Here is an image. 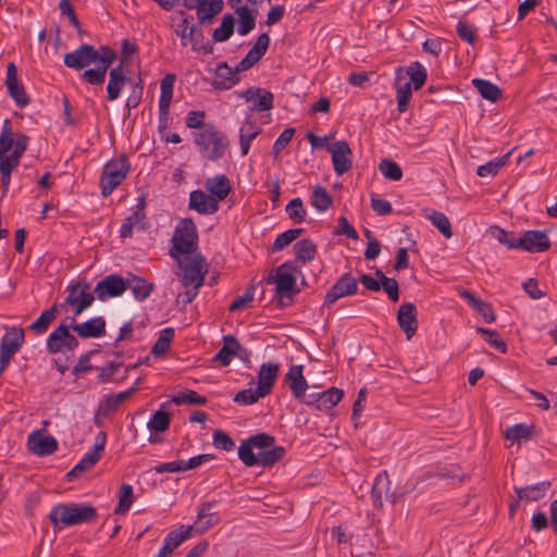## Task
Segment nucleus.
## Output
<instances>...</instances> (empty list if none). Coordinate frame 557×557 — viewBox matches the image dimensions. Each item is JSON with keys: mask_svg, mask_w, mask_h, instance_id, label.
Here are the masks:
<instances>
[{"mask_svg": "<svg viewBox=\"0 0 557 557\" xmlns=\"http://www.w3.org/2000/svg\"><path fill=\"white\" fill-rule=\"evenodd\" d=\"M236 14L238 16L237 33L240 36L248 35L255 28V25H256L255 15L251 13V11L248 8H238Z\"/></svg>", "mask_w": 557, "mask_h": 557, "instance_id": "obj_47", "label": "nucleus"}, {"mask_svg": "<svg viewBox=\"0 0 557 557\" xmlns=\"http://www.w3.org/2000/svg\"><path fill=\"white\" fill-rule=\"evenodd\" d=\"M300 272L295 261H285L274 268L265 277L267 284L275 285V298L280 308H285L294 302V297L300 293L297 287L296 273Z\"/></svg>", "mask_w": 557, "mask_h": 557, "instance_id": "obj_1", "label": "nucleus"}, {"mask_svg": "<svg viewBox=\"0 0 557 557\" xmlns=\"http://www.w3.org/2000/svg\"><path fill=\"white\" fill-rule=\"evenodd\" d=\"M107 443V433L101 431L95 437L92 447L83 456L86 461H89L94 466L101 459L104 453V446Z\"/></svg>", "mask_w": 557, "mask_h": 557, "instance_id": "obj_42", "label": "nucleus"}, {"mask_svg": "<svg viewBox=\"0 0 557 557\" xmlns=\"http://www.w3.org/2000/svg\"><path fill=\"white\" fill-rule=\"evenodd\" d=\"M206 188L211 196L219 201L224 200L231 191L230 180L224 175H216L212 178H208L206 182Z\"/></svg>", "mask_w": 557, "mask_h": 557, "instance_id": "obj_32", "label": "nucleus"}, {"mask_svg": "<svg viewBox=\"0 0 557 557\" xmlns=\"http://www.w3.org/2000/svg\"><path fill=\"white\" fill-rule=\"evenodd\" d=\"M177 263L183 270L181 278L182 284L185 287L191 286L194 289H199L202 286L205 276L208 272L205 257L200 253H195L189 262L184 264L180 259V262Z\"/></svg>", "mask_w": 557, "mask_h": 557, "instance_id": "obj_8", "label": "nucleus"}, {"mask_svg": "<svg viewBox=\"0 0 557 557\" xmlns=\"http://www.w3.org/2000/svg\"><path fill=\"white\" fill-rule=\"evenodd\" d=\"M294 251L296 261H299L301 263H308L312 261L317 256V245L313 243L310 238H304L298 240L294 245Z\"/></svg>", "mask_w": 557, "mask_h": 557, "instance_id": "obj_34", "label": "nucleus"}, {"mask_svg": "<svg viewBox=\"0 0 557 557\" xmlns=\"http://www.w3.org/2000/svg\"><path fill=\"white\" fill-rule=\"evenodd\" d=\"M275 444V437L268 433H258L243 441L238 448V458L243 461L246 467L257 466V457L253 453V448L265 450L271 448Z\"/></svg>", "mask_w": 557, "mask_h": 557, "instance_id": "obj_7", "label": "nucleus"}, {"mask_svg": "<svg viewBox=\"0 0 557 557\" xmlns=\"http://www.w3.org/2000/svg\"><path fill=\"white\" fill-rule=\"evenodd\" d=\"M264 396L265 395L260 392L258 387L255 391L248 388L238 392L234 397V401L243 406H248L257 403L261 397Z\"/></svg>", "mask_w": 557, "mask_h": 557, "instance_id": "obj_59", "label": "nucleus"}, {"mask_svg": "<svg viewBox=\"0 0 557 557\" xmlns=\"http://www.w3.org/2000/svg\"><path fill=\"white\" fill-rule=\"evenodd\" d=\"M27 149V141H0V168L13 171Z\"/></svg>", "mask_w": 557, "mask_h": 557, "instance_id": "obj_13", "label": "nucleus"}, {"mask_svg": "<svg viewBox=\"0 0 557 557\" xmlns=\"http://www.w3.org/2000/svg\"><path fill=\"white\" fill-rule=\"evenodd\" d=\"M492 233L500 244L507 246L509 249H517L518 238H515L511 232H508L499 226H494L492 228Z\"/></svg>", "mask_w": 557, "mask_h": 557, "instance_id": "obj_64", "label": "nucleus"}, {"mask_svg": "<svg viewBox=\"0 0 557 557\" xmlns=\"http://www.w3.org/2000/svg\"><path fill=\"white\" fill-rule=\"evenodd\" d=\"M311 149L325 148L332 156L333 169L337 175L347 173L352 166V151L348 141H310Z\"/></svg>", "mask_w": 557, "mask_h": 557, "instance_id": "obj_5", "label": "nucleus"}, {"mask_svg": "<svg viewBox=\"0 0 557 557\" xmlns=\"http://www.w3.org/2000/svg\"><path fill=\"white\" fill-rule=\"evenodd\" d=\"M278 371L280 366L274 362H264L260 366L257 387L265 396L272 392Z\"/></svg>", "mask_w": 557, "mask_h": 557, "instance_id": "obj_27", "label": "nucleus"}, {"mask_svg": "<svg viewBox=\"0 0 557 557\" xmlns=\"http://www.w3.org/2000/svg\"><path fill=\"white\" fill-rule=\"evenodd\" d=\"M198 247L199 235L195 222L189 218L180 220L171 238V258L180 262L182 256H194Z\"/></svg>", "mask_w": 557, "mask_h": 557, "instance_id": "obj_3", "label": "nucleus"}, {"mask_svg": "<svg viewBox=\"0 0 557 557\" xmlns=\"http://www.w3.org/2000/svg\"><path fill=\"white\" fill-rule=\"evenodd\" d=\"M109 76L110 77L107 85L108 98L110 100H115L120 97L121 90L126 83V77L124 75L122 65L111 69Z\"/></svg>", "mask_w": 557, "mask_h": 557, "instance_id": "obj_33", "label": "nucleus"}, {"mask_svg": "<svg viewBox=\"0 0 557 557\" xmlns=\"http://www.w3.org/2000/svg\"><path fill=\"white\" fill-rule=\"evenodd\" d=\"M333 203V198L322 186H317L311 196V205L319 211H326Z\"/></svg>", "mask_w": 557, "mask_h": 557, "instance_id": "obj_52", "label": "nucleus"}, {"mask_svg": "<svg viewBox=\"0 0 557 557\" xmlns=\"http://www.w3.org/2000/svg\"><path fill=\"white\" fill-rule=\"evenodd\" d=\"M552 486L550 481H542L535 484L513 487L518 502H537L543 499Z\"/></svg>", "mask_w": 557, "mask_h": 557, "instance_id": "obj_25", "label": "nucleus"}, {"mask_svg": "<svg viewBox=\"0 0 557 557\" xmlns=\"http://www.w3.org/2000/svg\"><path fill=\"white\" fill-rule=\"evenodd\" d=\"M403 72L407 75L408 81H410L416 90L424 85L428 77L425 66L418 61L411 62Z\"/></svg>", "mask_w": 557, "mask_h": 557, "instance_id": "obj_39", "label": "nucleus"}, {"mask_svg": "<svg viewBox=\"0 0 557 557\" xmlns=\"http://www.w3.org/2000/svg\"><path fill=\"white\" fill-rule=\"evenodd\" d=\"M59 313L57 305L41 312V314L28 326V330L41 335L47 332L49 325L57 319Z\"/></svg>", "mask_w": 557, "mask_h": 557, "instance_id": "obj_35", "label": "nucleus"}, {"mask_svg": "<svg viewBox=\"0 0 557 557\" xmlns=\"http://www.w3.org/2000/svg\"><path fill=\"white\" fill-rule=\"evenodd\" d=\"M411 85L412 84L408 81L407 75L404 74L403 69H398L396 73L395 88L397 106L401 112L407 110L411 98Z\"/></svg>", "mask_w": 557, "mask_h": 557, "instance_id": "obj_29", "label": "nucleus"}, {"mask_svg": "<svg viewBox=\"0 0 557 557\" xmlns=\"http://www.w3.org/2000/svg\"><path fill=\"white\" fill-rule=\"evenodd\" d=\"M381 174L389 181H400L403 178V170L399 164L389 159H382L377 165Z\"/></svg>", "mask_w": 557, "mask_h": 557, "instance_id": "obj_50", "label": "nucleus"}, {"mask_svg": "<svg viewBox=\"0 0 557 557\" xmlns=\"http://www.w3.org/2000/svg\"><path fill=\"white\" fill-rule=\"evenodd\" d=\"M107 72L106 66L98 65L95 69L84 71L81 78L90 85H101L104 82Z\"/></svg>", "mask_w": 557, "mask_h": 557, "instance_id": "obj_60", "label": "nucleus"}, {"mask_svg": "<svg viewBox=\"0 0 557 557\" xmlns=\"http://www.w3.org/2000/svg\"><path fill=\"white\" fill-rule=\"evenodd\" d=\"M213 446L224 451H232L235 448L233 438L222 430H215L212 435Z\"/></svg>", "mask_w": 557, "mask_h": 557, "instance_id": "obj_61", "label": "nucleus"}, {"mask_svg": "<svg viewBox=\"0 0 557 557\" xmlns=\"http://www.w3.org/2000/svg\"><path fill=\"white\" fill-rule=\"evenodd\" d=\"M201 146L203 157L209 160H218L223 157L227 143L224 141H196Z\"/></svg>", "mask_w": 557, "mask_h": 557, "instance_id": "obj_49", "label": "nucleus"}, {"mask_svg": "<svg viewBox=\"0 0 557 557\" xmlns=\"http://www.w3.org/2000/svg\"><path fill=\"white\" fill-rule=\"evenodd\" d=\"M426 216L446 238H450L453 236L450 222L443 212L430 210V213L426 214Z\"/></svg>", "mask_w": 557, "mask_h": 557, "instance_id": "obj_53", "label": "nucleus"}, {"mask_svg": "<svg viewBox=\"0 0 557 557\" xmlns=\"http://www.w3.org/2000/svg\"><path fill=\"white\" fill-rule=\"evenodd\" d=\"M96 517V508L88 504L61 503L53 506L49 512V520L58 530L90 522Z\"/></svg>", "mask_w": 557, "mask_h": 557, "instance_id": "obj_2", "label": "nucleus"}, {"mask_svg": "<svg viewBox=\"0 0 557 557\" xmlns=\"http://www.w3.org/2000/svg\"><path fill=\"white\" fill-rule=\"evenodd\" d=\"M126 281V289H131L136 300L147 299L153 290V284L141 276L129 274Z\"/></svg>", "mask_w": 557, "mask_h": 557, "instance_id": "obj_30", "label": "nucleus"}, {"mask_svg": "<svg viewBox=\"0 0 557 557\" xmlns=\"http://www.w3.org/2000/svg\"><path fill=\"white\" fill-rule=\"evenodd\" d=\"M134 502V491L131 484L124 483L119 491V504L114 513H125L129 510Z\"/></svg>", "mask_w": 557, "mask_h": 557, "instance_id": "obj_51", "label": "nucleus"}, {"mask_svg": "<svg viewBox=\"0 0 557 557\" xmlns=\"http://www.w3.org/2000/svg\"><path fill=\"white\" fill-rule=\"evenodd\" d=\"M215 76L220 79H223V87L231 88L238 82V76H236V71L227 65V63H221L218 65L215 70Z\"/></svg>", "mask_w": 557, "mask_h": 557, "instance_id": "obj_58", "label": "nucleus"}, {"mask_svg": "<svg viewBox=\"0 0 557 557\" xmlns=\"http://www.w3.org/2000/svg\"><path fill=\"white\" fill-rule=\"evenodd\" d=\"M270 45V37L267 33L261 34L253 47L248 51L246 57L236 65V76L238 73L244 72L253 66L267 52Z\"/></svg>", "mask_w": 557, "mask_h": 557, "instance_id": "obj_19", "label": "nucleus"}, {"mask_svg": "<svg viewBox=\"0 0 557 557\" xmlns=\"http://www.w3.org/2000/svg\"><path fill=\"white\" fill-rule=\"evenodd\" d=\"M122 366V362L110 361L106 366L97 368V370L99 371L98 381L100 383H107L112 381L114 374L121 369Z\"/></svg>", "mask_w": 557, "mask_h": 557, "instance_id": "obj_63", "label": "nucleus"}, {"mask_svg": "<svg viewBox=\"0 0 557 557\" xmlns=\"http://www.w3.org/2000/svg\"><path fill=\"white\" fill-rule=\"evenodd\" d=\"M234 32V18L232 15H224L220 27L213 32V39L218 42L227 40Z\"/></svg>", "mask_w": 557, "mask_h": 557, "instance_id": "obj_56", "label": "nucleus"}, {"mask_svg": "<svg viewBox=\"0 0 557 557\" xmlns=\"http://www.w3.org/2000/svg\"><path fill=\"white\" fill-rule=\"evenodd\" d=\"M171 424V414L162 409L157 410L147 423L151 433H163L169 430Z\"/></svg>", "mask_w": 557, "mask_h": 557, "instance_id": "obj_40", "label": "nucleus"}, {"mask_svg": "<svg viewBox=\"0 0 557 557\" xmlns=\"http://www.w3.org/2000/svg\"><path fill=\"white\" fill-rule=\"evenodd\" d=\"M216 502H206L198 509V521L196 522V527L200 533L206 532L213 525L220 522V518L216 513L212 512Z\"/></svg>", "mask_w": 557, "mask_h": 557, "instance_id": "obj_31", "label": "nucleus"}, {"mask_svg": "<svg viewBox=\"0 0 557 557\" xmlns=\"http://www.w3.org/2000/svg\"><path fill=\"white\" fill-rule=\"evenodd\" d=\"M172 401L176 405H194V406H206L208 399L205 396L199 395L196 391L187 389L185 392H178L172 396Z\"/></svg>", "mask_w": 557, "mask_h": 557, "instance_id": "obj_43", "label": "nucleus"}, {"mask_svg": "<svg viewBox=\"0 0 557 557\" xmlns=\"http://www.w3.org/2000/svg\"><path fill=\"white\" fill-rule=\"evenodd\" d=\"M174 329L173 327H165L160 332V335L152 346L151 354L154 356H163L171 346V343L174 338Z\"/></svg>", "mask_w": 557, "mask_h": 557, "instance_id": "obj_45", "label": "nucleus"}, {"mask_svg": "<svg viewBox=\"0 0 557 557\" xmlns=\"http://www.w3.org/2000/svg\"><path fill=\"white\" fill-rule=\"evenodd\" d=\"M533 429V425H527L523 423L515 424L506 430L505 437L513 443L528 441L532 436Z\"/></svg>", "mask_w": 557, "mask_h": 557, "instance_id": "obj_44", "label": "nucleus"}, {"mask_svg": "<svg viewBox=\"0 0 557 557\" xmlns=\"http://www.w3.org/2000/svg\"><path fill=\"white\" fill-rule=\"evenodd\" d=\"M391 481L385 470H382L374 479V483L371 488V499L375 508H382L383 506V494L386 498H391V503L395 504L397 498L395 494L388 495Z\"/></svg>", "mask_w": 557, "mask_h": 557, "instance_id": "obj_22", "label": "nucleus"}, {"mask_svg": "<svg viewBox=\"0 0 557 557\" xmlns=\"http://www.w3.org/2000/svg\"><path fill=\"white\" fill-rule=\"evenodd\" d=\"M510 152H507L503 157L495 158L485 164L478 168L476 174L481 177L495 176L499 170L508 162Z\"/></svg>", "mask_w": 557, "mask_h": 557, "instance_id": "obj_46", "label": "nucleus"}, {"mask_svg": "<svg viewBox=\"0 0 557 557\" xmlns=\"http://www.w3.org/2000/svg\"><path fill=\"white\" fill-rule=\"evenodd\" d=\"M472 84L484 99L492 102H495L499 99L500 89L492 82L482 78H474Z\"/></svg>", "mask_w": 557, "mask_h": 557, "instance_id": "obj_41", "label": "nucleus"}, {"mask_svg": "<svg viewBox=\"0 0 557 557\" xmlns=\"http://www.w3.org/2000/svg\"><path fill=\"white\" fill-rule=\"evenodd\" d=\"M27 446L37 456H50L58 449V441L52 435H44L36 430L29 434Z\"/></svg>", "mask_w": 557, "mask_h": 557, "instance_id": "obj_18", "label": "nucleus"}, {"mask_svg": "<svg viewBox=\"0 0 557 557\" xmlns=\"http://www.w3.org/2000/svg\"><path fill=\"white\" fill-rule=\"evenodd\" d=\"M206 115L202 111H191L186 116V125L189 128L199 129L197 134L200 139H218L216 131L210 123H206Z\"/></svg>", "mask_w": 557, "mask_h": 557, "instance_id": "obj_26", "label": "nucleus"}, {"mask_svg": "<svg viewBox=\"0 0 557 557\" xmlns=\"http://www.w3.org/2000/svg\"><path fill=\"white\" fill-rule=\"evenodd\" d=\"M141 213L133 212L129 216H127L120 228V236L122 238H127L133 235V228L137 224L141 223L145 219L140 216Z\"/></svg>", "mask_w": 557, "mask_h": 557, "instance_id": "obj_62", "label": "nucleus"}, {"mask_svg": "<svg viewBox=\"0 0 557 557\" xmlns=\"http://www.w3.org/2000/svg\"><path fill=\"white\" fill-rule=\"evenodd\" d=\"M304 228H290L281 233L274 240L272 250L281 251L285 249L290 243L297 239L302 233Z\"/></svg>", "mask_w": 557, "mask_h": 557, "instance_id": "obj_55", "label": "nucleus"}, {"mask_svg": "<svg viewBox=\"0 0 557 557\" xmlns=\"http://www.w3.org/2000/svg\"><path fill=\"white\" fill-rule=\"evenodd\" d=\"M286 455V449L283 446H272L270 449L258 453L257 466L263 468H271L278 461L283 460Z\"/></svg>", "mask_w": 557, "mask_h": 557, "instance_id": "obj_36", "label": "nucleus"}, {"mask_svg": "<svg viewBox=\"0 0 557 557\" xmlns=\"http://www.w3.org/2000/svg\"><path fill=\"white\" fill-rule=\"evenodd\" d=\"M71 329L82 338H98L106 334V320L102 317L89 319L83 323H76L74 317L65 318Z\"/></svg>", "mask_w": 557, "mask_h": 557, "instance_id": "obj_15", "label": "nucleus"}, {"mask_svg": "<svg viewBox=\"0 0 557 557\" xmlns=\"http://www.w3.org/2000/svg\"><path fill=\"white\" fill-rule=\"evenodd\" d=\"M476 332L481 334L484 341L487 342L497 351H499L500 354L507 352V344L503 341L497 331L478 327Z\"/></svg>", "mask_w": 557, "mask_h": 557, "instance_id": "obj_54", "label": "nucleus"}, {"mask_svg": "<svg viewBox=\"0 0 557 557\" xmlns=\"http://www.w3.org/2000/svg\"><path fill=\"white\" fill-rule=\"evenodd\" d=\"M302 371L304 367L301 364H294L288 369L285 375V381L289 382L292 395L297 399L304 397V393H306L308 388V382Z\"/></svg>", "mask_w": 557, "mask_h": 557, "instance_id": "obj_28", "label": "nucleus"}, {"mask_svg": "<svg viewBox=\"0 0 557 557\" xmlns=\"http://www.w3.org/2000/svg\"><path fill=\"white\" fill-rule=\"evenodd\" d=\"M223 0H199L197 16L201 23L210 22L223 9Z\"/></svg>", "mask_w": 557, "mask_h": 557, "instance_id": "obj_37", "label": "nucleus"}, {"mask_svg": "<svg viewBox=\"0 0 557 557\" xmlns=\"http://www.w3.org/2000/svg\"><path fill=\"white\" fill-rule=\"evenodd\" d=\"M239 97L246 99L252 110L269 111L273 107V95L263 88H248Z\"/></svg>", "mask_w": 557, "mask_h": 557, "instance_id": "obj_21", "label": "nucleus"}, {"mask_svg": "<svg viewBox=\"0 0 557 557\" xmlns=\"http://www.w3.org/2000/svg\"><path fill=\"white\" fill-rule=\"evenodd\" d=\"M397 323L400 330L406 334L407 339H411L418 330V312L412 302H403L397 312Z\"/></svg>", "mask_w": 557, "mask_h": 557, "instance_id": "obj_17", "label": "nucleus"}, {"mask_svg": "<svg viewBox=\"0 0 557 557\" xmlns=\"http://www.w3.org/2000/svg\"><path fill=\"white\" fill-rule=\"evenodd\" d=\"M193 525H181L170 531L163 540L165 547L171 548L173 553L184 541L190 537Z\"/></svg>", "mask_w": 557, "mask_h": 557, "instance_id": "obj_38", "label": "nucleus"}, {"mask_svg": "<svg viewBox=\"0 0 557 557\" xmlns=\"http://www.w3.org/2000/svg\"><path fill=\"white\" fill-rule=\"evenodd\" d=\"M550 248V242L544 231H525L517 239V249L529 252H543Z\"/></svg>", "mask_w": 557, "mask_h": 557, "instance_id": "obj_14", "label": "nucleus"}, {"mask_svg": "<svg viewBox=\"0 0 557 557\" xmlns=\"http://www.w3.org/2000/svg\"><path fill=\"white\" fill-rule=\"evenodd\" d=\"M175 81L176 76L174 74H166L160 83L159 112L161 122L168 120Z\"/></svg>", "mask_w": 557, "mask_h": 557, "instance_id": "obj_24", "label": "nucleus"}, {"mask_svg": "<svg viewBox=\"0 0 557 557\" xmlns=\"http://www.w3.org/2000/svg\"><path fill=\"white\" fill-rule=\"evenodd\" d=\"M5 85L11 98L18 107H25L29 99L23 85L17 78V69L14 63H9L7 67Z\"/></svg>", "mask_w": 557, "mask_h": 557, "instance_id": "obj_20", "label": "nucleus"}, {"mask_svg": "<svg viewBox=\"0 0 557 557\" xmlns=\"http://www.w3.org/2000/svg\"><path fill=\"white\" fill-rule=\"evenodd\" d=\"M189 209L200 214H213L219 210L218 200L200 189L193 190L189 195Z\"/></svg>", "mask_w": 557, "mask_h": 557, "instance_id": "obj_23", "label": "nucleus"}, {"mask_svg": "<svg viewBox=\"0 0 557 557\" xmlns=\"http://www.w3.org/2000/svg\"><path fill=\"white\" fill-rule=\"evenodd\" d=\"M343 396V389H339L337 387H330L326 391L320 392V405H317V409H330L336 406L341 401Z\"/></svg>", "mask_w": 557, "mask_h": 557, "instance_id": "obj_48", "label": "nucleus"}, {"mask_svg": "<svg viewBox=\"0 0 557 557\" xmlns=\"http://www.w3.org/2000/svg\"><path fill=\"white\" fill-rule=\"evenodd\" d=\"M69 295L65 304L75 307L74 317L79 315L89 308L95 300V293H91V286L86 281H78L67 287Z\"/></svg>", "mask_w": 557, "mask_h": 557, "instance_id": "obj_10", "label": "nucleus"}, {"mask_svg": "<svg viewBox=\"0 0 557 557\" xmlns=\"http://www.w3.org/2000/svg\"><path fill=\"white\" fill-rule=\"evenodd\" d=\"M358 280L351 272L343 273L326 292L323 307L331 308L337 300L358 293Z\"/></svg>", "mask_w": 557, "mask_h": 557, "instance_id": "obj_9", "label": "nucleus"}, {"mask_svg": "<svg viewBox=\"0 0 557 557\" xmlns=\"http://www.w3.org/2000/svg\"><path fill=\"white\" fill-rule=\"evenodd\" d=\"M24 330L22 327H11L1 338L0 343V372H3L13 356L24 344Z\"/></svg>", "mask_w": 557, "mask_h": 557, "instance_id": "obj_11", "label": "nucleus"}, {"mask_svg": "<svg viewBox=\"0 0 557 557\" xmlns=\"http://www.w3.org/2000/svg\"><path fill=\"white\" fill-rule=\"evenodd\" d=\"M126 290V281L120 274H109L96 284V298L104 301L108 298L122 296Z\"/></svg>", "mask_w": 557, "mask_h": 557, "instance_id": "obj_12", "label": "nucleus"}, {"mask_svg": "<svg viewBox=\"0 0 557 557\" xmlns=\"http://www.w3.org/2000/svg\"><path fill=\"white\" fill-rule=\"evenodd\" d=\"M63 321L48 336L46 348L49 354H65L78 347V339L70 332V322Z\"/></svg>", "mask_w": 557, "mask_h": 557, "instance_id": "obj_6", "label": "nucleus"}, {"mask_svg": "<svg viewBox=\"0 0 557 557\" xmlns=\"http://www.w3.org/2000/svg\"><path fill=\"white\" fill-rule=\"evenodd\" d=\"M286 212L294 222L301 223L307 218V211L300 198L292 199L286 206Z\"/></svg>", "mask_w": 557, "mask_h": 557, "instance_id": "obj_57", "label": "nucleus"}, {"mask_svg": "<svg viewBox=\"0 0 557 557\" xmlns=\"http://www.w3.org/2000/svg\"><path fill=\"white\" fill-rule=\"evenodd\" d=\"M129 162L125 154L120 158L108 161L100 176V187L102 197H108L122 184L129 171Z\"/></svg>", "mask_w": 557, "mask_h": 557, "instance_id": "obj_4", "label": "nucleus"}, {"mask_svg": "<svg viewBox=\"0 0 557 557\" xmlns=\"http://www.w3.org/2000/svg\"><path fill=\"white\" fill-rule=\"evenodd\" d=\"M96 49L84 44L64 55V64L70 69L81 70L96 62Z\"/></svg>", "mask_w": 557, "mask_h": 557, "instance_id": "obj_16", "label": "nucleus"}]
</instances>
